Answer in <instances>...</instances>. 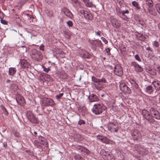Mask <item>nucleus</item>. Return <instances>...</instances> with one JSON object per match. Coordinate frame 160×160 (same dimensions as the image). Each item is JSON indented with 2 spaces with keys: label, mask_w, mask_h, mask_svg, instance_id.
<instances>
[{
  "label": "nucleus",
  "mask_w": 160,
  "mask_h": 160,
  "mask_svg": "<svg viewBox=\"0 0 160 160\" xmlns=\"http://www.w3.org/2000/svg\"><path fill=\"white\" fill-rule=\"evenodd\" d=\"M150 112L146 110H143L142 111V114L143 117L146 118L149 122L153 123L155 120L153 118L160 119V113L156 109L151 108L150 109Z\"/></svg>",
  "instance_id": "1"
},
{
  "label": "nucleus",
  "mask_w": 160,
  "mask_h": 160,
  "mask_svg": "<svg viewBox=\"0 0 160 160\" xmlns=\"http://www.w3.org/2000/svg\"><path fill=\"white\" fill-rule=\"evenodd\" d=\"M92 80L94 82V85L97 90H101L104 88V83H107L106 80L104 78L99 79L93 76L92 77Z\"/></svg>",
  "instance_id": "2"
},
{
  "label": "nucleus",
  "mask_w": 160,
  "mask_h": 160,
  "mask_svg": "<svg viewBox=\"0 0 160 160\" xmlns=\"http://www.w3.org/2000/svg\"><path fill=\"white\" fill-rule=\"evenodd\" d=\"M31 56L34 60L40 61L43 58V55L41 52L36 49H34L31 52Z\"/></svg>",
  "instance_id": "3"
},
{
  "label": "nucleus",
  "mask_w": 160,
  "mask_h": 160,
  "mask_svg": "<svg viewBox=\"0 0 160 160\" xmlns=\"http://www.w3.org/2000/svg\"><path fill=\"white\" fill-rule=\"evenodd\" d=\"M100 153L104 160H115V158L110 152L106 151L104 149H102Z\"/></svg>",
  "instance_id": "4"
},
{
  "label": "nucleus",
  "mask_w": 160,
  "mask_h": 160,
  "mask_svg": "<svg viewBox=\"0 0 160 160\" xmlns=\"http://www.w3.org/2000/svg\"><path fill=\"white\" fill-rule=\"evenodd\" d=\"M104 110L105 109L104 108L103 105L99 103L95 104L92 109V112L96 115H98L102 113Z\"/></svg>",
  "instance_id": "5"
},
{
  "label": "nucleus",
  "mask_w": 160,
  "mask_h": 160,
  "mask_svg": "<svg viewBox=\"0 0 160 160\" xmlns=\"http://www.w3.org/2000/svg\"><path fill=\"white\" fill-rule=\"evenodd\" d=\"M108 130L112 132H117L118 131V127L117 124L109 122L107 126Z\"/></svg>",
  "instance_id": "6"
},
{
  "label": "nucleus",
  "mask_w": 160,
  "mask_h": 160,
  "mask_svg": "<svg viewBox=\"0 0 160 160\" xmlns=\"http://www.w3.org/2000/svg\"><path fill=\"white\" fill-rule=\"evenodd\" d=\"M42 102L43 105L45 106H52L55 104L53 100L51 98H44Z\"/></svg>",
  "instance_id": "7"
},
{
  "label": "nucleus",
  "mask_w": 160,
  "mask_h": 160,
  "mask_svg": "<svg viewBox=\"0 0 160 160\" xmlns=\"http://www.w3.org/2000/svg\"><path fill=\"white\" fill-rule=\"evenodd\" d=\"M26 115L28 119L32 123H36L37 122L38 120L37 118L31 112H27Z\"/></svg>",
  "instance_id": "8"
},
{
  "label": "nucleus",
  "mask_w": 160,
  "mask_h": 160,
  "mask_svg": "<svg viewBox=\"0 0 160 160\" xmlns=\"http://www.w3.org/2000/svg\"><path fill=\"white\" fill-rule=\"evenodd\" d=\"M119 87L122 91L125 93L130 94L131 92L130 89L124 83H120Z\"/></svg>",
  "instance_id": "9"
},
{
  "label": "nucleus",
  "mask_w": 160,
  "mask_h": 160,
  "mask_svg": "<svg viewBox=\"0 0 160 160\" xmlns=\"http://www.w3.org/2000/svg\"><path fill=\"white\" fill-rule=\"evenodd\" d=\"M114 73L116 75L120 76L122 75V69L120 65L117 64L115 66Z\"/></svg>",
  "instance_id": "10"
},
{
  "label": "nucleus",
  "mask_w": 160,
  "mask_h": 160,
  "mask_svg": "<svg viewBox=\"0 0 160 160\" xmlns=\"http://www.w3.org/2000/svg\"><path fill=\"white\" fill-rule=\"evenodd\" d=\"M132 137L134 140H137L141 138V135L138 130L135 129L132 133Z\"/></svg>",
  "instance_id": "11"
},
{
  "label": "nucleus",
  "mask_w": 160,
  "mask_h": 160,
  "mask_svg": "<svg viewBox=\"0 0 160 160\" xmlns=\"http://www.w3.org/2000/svg\"><path fill=\"white\" fill-rule=\"evenodd\" d=\"M62 12L66 16L72 19L73 18V16L72 13L67 8L65 7L63 8L62 9Z\"/></svg>",
  "instance_id": "12"
},
{
  "label": "nucleus",
  "mask_w": 160,
  "mask_h": 160,
  "mask_svg": "<svg viewBox=\"0 0 160 160\" xmlns=\"http://www.w3.org/2000/svg\"><path fill=\"white\" fill-rule=\"evenodd\" d=\"M90 102H94L98 101L99 98L96 95L94 94H90L88 97Z\"/></svg>",
  "instance_id": "13"
},
{
  "label": "nucleus",
  "mask_w": 160,
  "mask_h": 160,
  "mask_svg": "<svg viewBox=\"0 0 160 160\" xmlns=\"http://www.w3.org/2000/svg\"><path fill=\"white\" fill-rule=\"evenodd\" d=\"M16 100L17 102L21 105H23L25 102L24 98L21 96H17L16 97Z\"/></svg>",
  "instance_id": "14"
},
{
  "label": "nucleus",
  "mask_w": 160,
  "mask_h": 160,
  "mask_svg": "<svg viewBox=\"0 0 160 160\" xmlns=\"http://www.w3.org/2000/svg\"><path fill=\"white\" fill-rule=\"evenodd\" d=\"M20 64L23 68H28L30 64L25 59H22L20 61Z\"/></svg>",
  "instance_id": "15"
},
{
  "label": "nucleus",
  "mask_w": 160,
  "mask_h": 160,
  "mask_svg": "<svg viewBox=\"0 0 160 160\" xmlns=\"http://www.w3.org/2000/svg\"><path fill=\"white\" fill-rule=\"evenodd\" d=\"M38 139L42 143V144L46 147L48 146V143L47 141V140L44 138L40 136L38 137Z\"/></svg>",
  "instance_id": "16"
},
{
  "label": "nucleus",
  "mask_w": 160,
  "mask_h": 160,
  "mask_svg": "<svg viewBox=\"0 0 160 160\" xmlns=\"http://www.w3.org/2000/svg\"><path fill=\"white\" fill-rule=\"evenodd\" d=\"M152 84L155 86L156 89L157 90H160V82L156 80V81L153 82Z\"/></svg>",
  "instance_id": "17"
},
{
  "label": "nucleus",
  "mask_w": 160,
  "mask_h": 160,
  "mask_svg": "<svg viewBox=\"0 0 160 160\" xmlns=\"http://www.w3.org/2000/svg\"><path fill=\"white\" fill-rule=\"evenodd\" d=\"M16 72L15 68L12 67H10L9 68L8 74L9 75L13 76Z\"/></svg>",
  "instance_id": "18"
},
{
  "label": "nucleus",
  "mask_w": 160,
  "mask_h": 160,
  "mask_svg": "<svg viewBox=\"0 0 160 160\" xmlns=\"http://www.w3.org/2000/svg\"><path fill=\"white\" fill-rule=\"evenodd\" d=\"M153 90L152 87L151 85H149L148 86L147 88H146L145 90V92L146 93L149 94H151L153 92Z\"/></svg>",
  "instance_id": "19"
},
{
  "label": "nucleus",
  "mask_w": 160,
  "mask_h": 160,
  "mask_svg": "<svg viewBox=\"0 0 160 160\" xmlns=\"http://www.w3.org/2000/svg\"><path fill=\"white\" fill-rule=\"evenodd\" d=\"M84 17L86 19L90 20H92L93 19V17L92 15L88 12H87V13L85 15Z\"/></svg>",
  "instance_id": "20"
},
{
  "label": "nucleus",
  "mask_w": 160,
  "mask_h": 160,
  "mask_svg": "<svg viewBox=\"0 0 160 160\" xmlns=\"http://www.w3.org/2000/svg\"><path fill=\"white\" fill-rule=\"evenodd\" d=\"M130 82L133 87L136 89L138 88V86L134 80L133 79H131L130 80Z\"/></svg>",
  "instance_id": "21"
},
{
  "label": "nucleus",
  "mask_w": 160,
  "mask_h": 160,
  "mask_svg": "<svg viewBox=\"0 0 160 160\" xmlns=\"http://www.w3.org/2000/svg\"><path fill=\"white\" fill-rule=\"evenodd\" d=\"M112 26L117 28H118L119 27L120 25L115 20H113L112 21Z\"/></svg>",
  "instance_id": "22"
},
{
  "label": "nucleus",
  "mask_w": 160,
  "mask_h": 160,
  "mask_svg": "<svg viewBox=\"0 0 160 160\" xmlns=\"http://www.w3.org/2000/svg\"><path fill=\"white\" fill-rule=\"evenodd\" d=\"M148 72L153 76H155L157 74V72L156 70L153 69H149L148 70Z\"/></svg>",
  "instance_id": "23"
},
{
  "label": "nucleus",
  "mask_w": 160,
  "mask_h": 160,
  "mask_svg": "<svg viewBox=\"0 0 160 160\" xmlns=\"http://www.w3.org/2000/svg\"><path fill=\"white\" fill-rule=\"evenodd\" d=\"M132 5L135 7L137 9H140L141 8L138 2L135 1H133L132 2Z\"/></svg>",
  "instance_id": "24"
},
{
  "label": "nucleus",
  "mask_w": 160,
  "mask_h": 160,
  "mask_svg": "<svg viewBox=\"0 0 160 160\" xmlns=\"http://www.w3.org/2000/svg\"><path fill=\"white\" fill-rule=\"evenodd\" d=\"M146 3L149 7H151L153 5V3L152 0H146Z\"/></svg>",
  "instance_id": "25"
},
{
  "label": "nucleus",
  "mask_w": 160,
  "mask_h": 160,
  "mask_svg": "<svg viewBox=\"0 0 160 160\" xmlns=\"http://www.w3.org/2000/svg\"><path fill=\"white\" fill-rule=\"evenodd\" d=\"M129 12V11L128 10L122 11V15L123 17H122V18H123L124 19H125V17L126 18V17L125 16V14H128Z\"/></svg>",
  "instance_id": "26"
},
{
  "label": "nucleus",
  "mask_w": 160,
  "mask_h": 160,
  "mask_svg": "<svg viewBox=\"0 0 160 160\" xmlns=\"http://www.w3.org/2000/svg\"><path fill=\"white\" fill-rule=\"evenodd\" d=\"M10 88L13 91H16L17 90L18 87L17 85L16 84H13L11 85Z\"/></svg>",
  "instance_id": "27"
},
{
  "label": "nucleus",
  "mask_w": 160,
  "mask_h": 160,
  "mask_svg": "<svg viewBox=\"0 0 160 160\" xmlns=\"http://www.w3.org/2000/svg\"><path fill=\"white\" fill-rule=\"evenodd\" d=\"M135 69L137 72H141L143 70L142 68L139 65L135 68Z\"/></svg>",
  "instance_id": "28"
},
{
  "label": "nucleus",
  "mask_w": 160,
  "mask_h": 160,
  "mask_svg": "<svg viewBox=\"0 0 160 160\" xmlns=\"http://www.w3.org/2000/svg\"><path fill=\"white\" fill-rule=\"evenodd\" d=\"M85 4L87 7H92L93 5L92 3L88 1L85 2Z\"/></svg>",
  "instance_id": "29"
},
{
  "label": "nucleus",
  "mask_w": 160,
  "mask_h": 160,
  "mask_svg": "<svg viewBox=\"0 0 160 160\" xmlns=\"http://www.w3.org/2000/svg\"><path fill=\"white\" fill-rule=\"evenodd\" d=\"M155 8L158 12L160 14V4H157L155 5Z\"/></svg>",
  "instance_id": "30"
},
{
  "label": "nucleus",
  "mask_w": 160,
  "mask_h": 160,
  "mask_svg": "<svg viewBox=\"0 0 160 160\" xmlns=\"http://www.w3.org/2000/svg\"><path fill=\"white\" fill-rule=\"evenodd\" d=\"M82 152L85 153L86 154H89L90 152L89 150H88L87 148H85L84 147H83Z\"/></svg>",
  "instance_id": "31"
},
{
  "label": "nucleus",
  "mask_w": 160,
  "mask_h": 160,
  "mask_svg": "<svg viewBox=\"0 0 160 160\" xmlns=\"http://www.w3.org/2000/svg\"><path fill=\"white\" fill-rule=\"evenodd\" d=\"M34 143L37 147H40L41 145V143L38 140H35L34 141Z\"/></svg>",
  "instance_id": "32"
},
{
  "label": "nucleus",
  "mask_w": 160,
  "mask_h": 160,
  "mask_svg": "<svg viewBox=\"0 0 160 160\" xmlns=\"http://www.w3.org/2000/svg\"><path fill=\"white\" fill-rule=\"evenodd\" d=\"M63 94H64L63 93H59L58 95H57L56 96V98L58 100H59V99H60L61 98V97L63 96Z\"/></svg>",
  "instance_id": "33"
},
{
  "label": "nucleus",
  "mask_w": 160,
  "mask_h": 160,
  "mask_svg": "<svg viewBox=\"0 0 160 160\" xmlns=\"http://www.w3.org/2000/svg\"><path fill=\"white\" fill-rule=\"evenodd\" d=\"M137 22L139 24H140L142 26H144L145 25V22L140 19H138Z\"/></svg>",
  "instance_id": "34"
},
{
  "label": "nucleus",
  "mask_w": 160,
  "mask_h": 160,
  "mask_svg": "<svg viewBox=\"0 0 160 160\" xmlns=\"http://www.w3.org/2000/svg\"><path fill=\"white\" fill-rule=\"evenodd\" d=\"M2 110L3 112L5 115H8V112H7L6 109L3 106L2 107Z\"/></svg>",
  "instance_id": "35"
},
{
  "label": "nucleus",
  "mask_w": 160,
  "mask_h": 160,
  "mask_svg": "<svg viewBox=\"0 0 160 160\" xmlns=\"http://www.w3.org/2000/svg\"><path fill=\"white\" fill-rule=\"evenodd\" d=\"M87 12H88L87 11L84 10L83 9L81 10L80 11V13L81 14L83 15L84 16V17H85V15H86V13H87Z\"/></svg>",
  "instance_id": "36"
},
{
  "label": "nucleus",
  "mask_w": 160,
  "mask_h": 160,
  "mask_svg": "<svg viewBox=\"0 0 160 160\" xmlns=\"http://www.w3.org/2000/svg\"><path fill=\"white\" fill-rule=\"evenodd\" d=\"M83 147L79 145H78L76 146V148L78 150H80L81 152L82 151Z\"/></svg>",
  "instance_id": "37"
},
{
  "label": "nucleus",
  "mask_w": 160,
  "mask_h": 160,
  "mask_svg": "<svg viewBox=\"0 0 160 160\" xmlns=\"http://www.w3.org/2000/svg\"><path fill=\"white\" fill-rule=\"evenodd\" d=\"M83 55H82V56L84 58H88V53L85 51H83Z\"/></svg>",
  "instance_id": "38"
},
{
  "label": "nucleus",
  "mask_w": 160,
  "mask_h": 160,
  "mask_svg": "<svg viewBox=\"0 0 160 160\" xmlns=\"http://www.w3.org/2000/svg\"><path fill=\"white\" fill-rule=\"evenodd\" d=\"M83 55H82V56L84 58H88V53L85 51H83Z\"/></svg>",
  "instance_id": "39"
},
{
  "label": "nucleus",
  "mask_w": 160,
  "mask_h": 160,
  "mask_svg": "<svg viewBox=\"0 0 160 160\" xmlns=\"http://www.w3.org/2000/svg\"><path fill=\"white\" fill-rule=\"evenodd\" d=\"M66 23L67 24V25L70 27H72L73 25V23L71 21H68L66 22Z\"/></svg>",
  "instance_id": "40"
},
{
  "label": "nucleus",
  "mask_w": 160,
  "mask_h": 160,
  "mask_svg": "<svg viewBox=\"0 0 160 160\" xmlns=\"http://www.w3.org/2000/svg\"><path fill=\"white\" fill-rule=\"evenodd\" d=\"M152 44L154 47H158L159 46V43L156 41L153 42L152 43Z\"/></svg>",
  "instance_id": "41"
},
{
  "label": "nucleus",
  "mask_w": 160,
  "mask_h": 160,
  "mask_svg": "<svg viewBox=\"0 0 160 160\" xmlns=\"http://www.w3.org/2000/svg\"><path fill=\"white\" fill-rule=\"evenodd\" d=\"M43 71L46 72H48L50 70V69L49 68H46L43 66Z\"/></svg>",
  "instance_id": "42"
},
{
  "label": "nucleus",
  "mask_w": 160,
  "mask_h": 160,
  "mask_svg": "<svg viewBox=\"0 0 160 160\" xmlns=\"http://www.w3.org/2000/svg\"><path fill=\"white\" fill-rule=\"evenodd\" d=\"M131 65L134 67V69L137 67L138 64L135 62H132L131 63Z\"/></svg>",
  "instance_id": "43"
},
{
  "label": "nucleus",
  "mask_w": 160,
  "mask_h": 160,
  "mask_svg": "<svg viewBox=\"0 0 160 160\" xmlns=\"http://www.w3.org/2000/svg\"><path fill=\"white\" fill-rule=\"evenodd\" d=\"M74 158L76 160H80V159L82 158L79 156V155H76L74 156Z\"/></svg>",
  "instance_id": "44"
},
{
  "label": "nucleus",
  "mask_w": 160,
  "mask_h": 160,
  "mask_svg": "<svg viewBox=\"0 0 160 160\" xmlns=\"http://www.w3.org/2000/svg\"><path fill=\"white\" fill-rule=\"evenodd\" d=\"M97 45L99 46H101L102 45L101 42L100 40H97L96 42Z\"/></svg>",
  "instance_id": "45"
},
{
  "label": "nucleus",
  "mask_w": 160,
  "mask_h": 160,
  "mask_svg": "<svg viewBox=\"0 0 160 160\" xmlns=\"http://www.w3.org/2000/svg\"><path fill=\"white\" fill-rule=\"evenodd\" d=\"M116 11H117V14H118V15L120 16V17H121V13L122 14V12L121 13L119 8H117Z\"/></svg>",
  "instance_id": "46"
},
{
  "label": "nucleus",
  "mask_w": 160,
  "mask_h": 160,
  "mask_svg": "<svg viewBox=\"0 0 160 160\" xmlns=\"http://www.w3.org/2000/svg\"><path fill=\"white\" fill-rule=\"evenodd\" d=\"M135 58L138 61L140 62L141 61V59L139 57V56L138 55L136 54L135 56Z\"/></svg>",
  "instance_id": "47"
},
{
  "label": "nucleus",
  "mask_w": 160,
  "mask_h": 160,
  "mask_svg": "<svg viewBox=\"0 0 160 160\" xmlns=\"http://www.w3.org/2000/svg\"><path fill=\"white\" fill-rule=\"evenodd\" d=\"M85 123V122L84 121L81 120H80L78 122V124L80 125L84 124Z\"/></svg>",
  "instance_id": "48"
},
{
  "label": "nucleus",
  "mask_w": 160,
  "mask_h": 160,
  "mask_svg": "<svg viewBox=\"0 0 160 160\" xmlns=\"http://www.w3.org/2000/svg\"><path fill=\"white\" fill-rule=\"evenodd\" d=\"M1 22L4 25H6L7 24V22L5 20L3 19H1Z\"/></svg>",
  "instance_id": "49"
},
{
  "label": "nucleus",
  "mask_w": 160,
  "mask_h": 160,
  "mask_svg": "<svg viewBox=\"0 0 160 160\" xmlns=\"http://www.w3.org/2000/svg\"><path fill=\"white\" fill-rule=\"evenodd\" d=\"M101 39L105 44H107L108 43V41L106 39L103 37H102L101 38Z\"/></svg>",
  "instance_id": "50"
},
{
  "label": "nucleus",
  "mask_w": 160,
  "mask_h": 160,
  "mask_svg": "<svg viewBox=\"0 0 160 160\" xmlns=\"http://www.w3.org/2000/svg\"><path fill=\"white\" fill-rule=\"evenodd\" d=\"M101 141L102 142H103L105 143H107L108 142V140H107L106 138L105 137L103 138Z\"/></svg>",
  "instance_id": "51"
},
{
  "label": "nucleus",
  "mask_w": 160,
  "mask_h": 160,
  "mask_svg": "<svg viewBox=\"0 0 160 160\" xmlns=\"http://www.w3.org/2000/svg\"><path fill=\"white\" fill-rule=\"evenodd\" d=\"M106 52L107 53V54L108 55H109L110 54V49L109 48H108L107 49H106Z\"/></svg>",
  "instance_id": "52"
},
{
  "label": "nucleus",
  "mask_w": 160,
  "mask_h": 160,
  "mask_svg": "<svg viewBox=\"0 0 160 160\" xmlns=\"http://www.w3.org/2000/svg\"><path fill=\"white\" fill-rule=\"evenodd\" d=\"M44 45L43 44H42L39 47V49L40 50L42 51H44Z\"/></svg>",
  "instance_id": "53"
},
{
  "label": "nucleus",
  "mask_w": 160,
  "mask_h": 160,
  "mask_svg": "<svg viewBox=\"0 0 160 160\" xmlns=\"http://www.w3.org/2000/svg\"><path fill=\"white\" fill-rule=\"evenodd\" d=\"M103 137H102V136H97V138L98 139L100 140L101 141H102V139H103Z\"/></svg>",
  "instance_id": "54"
},
{
  "label": "nucleus",
  "mask_w": 160,
  "mask_h": 160,
  "mask_svg": "<svg viewBox=\"0 0 160 160\" xmlns=\"http://www.w3.org/2000/svg\"><path fill=\"white\" fill-rule=\"evenodd\" d=\"M101 32L100 31H98V32H96V34L98 36H100L101 35H100V32Z\"/></svg>",
  "instance_id": "55"
},
{
  "label": "nucleus",
  "mask_w": 160,
  "mask_h": 160,
  "mask_svg": "<svg viewBox=\"0 0 160 160\" xmlns=\"http://www.w3.org/2000/svg\"><path fill=\"white\" fill-rule=\"evenodd\" d=\"M3 17V13L0 12V18L1 19Z\"/></svg>",
  "instance_id": "56"
},
{
  "label": "nucleus",
  "mask_w": 160,
  "mask_h": 160,
  "mask_svg": "<svg viewBox=\"0 0 160 160\" xmlns=\"http://www.w3.org/2000/svg\"><path fill=\"white\" fill-rule=\"evenodd\" d=\"M149 13L150 14H151L152 15H155V14L153 13L152 11L151 10H149Z\"/></svg>",
  "instance_id": "57"
},
{
  "label": "nucleus",
  "mask_w": 160,
  "mask_h": 160,
  "mask_svg": "<svg viewBox=\"0 0 160 160\" xmlns=\"http://www.w3.org/2000/svg\"><path fill=\"white\" fill-rule=\"evenodd\" d=\"M157 68L158 69V72L159 73H160V67L158 66L157 67Z\"/></svg>",
  "instance_id": "58"
},
{
  "label": "nucleus",
  "mask_w": 160,
  "mask_h": 160,
  "mask_svg": "<svg viewBox=\"0 0 160 160\" xmlns=\"http://www.w3.org/2000/svg\"><path fill=\"white\" fill-rule=\"evenodd\" d=\"M94 41H92V42H90V43L91 44H93V45L95 46H96V45L95 44H94Z\"/></svg>",
  "instance_id": "59"
},
{
  "label": "nucleus",
  "mask_w": 160,
  "mask_h": 160,
  "mask_svg": "<svg viewBox=\"0 0 160 160\" xmlns=\"http://www.w3.org/2000/svg\"><path fill=\"white\" fill-rule=\"evenodd\" d=\"M22 48H25V49L24 50V51H25V52H26L27 49H26V47H25L24 46H22Z\"/></svg>",
  "instance_id": "60"
},
{
  "label": "nucleus",
  "mask_w": 160,
  "mask_h": 160,
  "mask_svg": "<svg viewBox=\"0 0 160 160\" xmlns=\"http://www.w3.org/2000/svg\"><path fill=\"white\" fill-rule=\"evenodd\" d=\"M141 37L142 38L141 39H139L140 40H142V41H144V40H145V38H143V37Z\"/></svg>",
  "instance_id": "61"
},
{
  "label": "nucleus",
  "mask_w": 160,
  "mask_h": 160,
  "mask_svg": "<svg viewBox=\"0 0 160 160\" xmlns=\"http://www.w3.org/2000/svg\"><path fill=\"white\" fill-rule=\"evenodd\" d=\"M151 49V48H150V47H147V48H146V50H148V51H149V50H150Z\"/></svg>",
  "instance_id": "62"
},
{
  "label": "nucleus",
  "mask_w": 160,
  "mask_h": 160,
  "mask_svg": "<svg viewBox=\"0 0 160 160\" xmlns=\"http://www.w3.org/2000/svg\"><path fill=\"white\" fill-rule=\"evenodd\" d=\"M10 81V80H8L7 81V82H8V83H9Z\"/></svg>",
  "instance_id": "63"
},
{
  "label": "nucleus",
  "mask_w": 160,
  "mask_h": 160,
  "mask_svg": "<svg viewBox=\"0 0 160 160\" xmlns=\"http://www.w3.org/2000/svg\"><path fill=\"white\" fill-rule=\"evenodd\" d=\"M158 27L159 29H160V23L158 24Z\"/></svg>",
  "instance_id": "64"
}]
</instances>
